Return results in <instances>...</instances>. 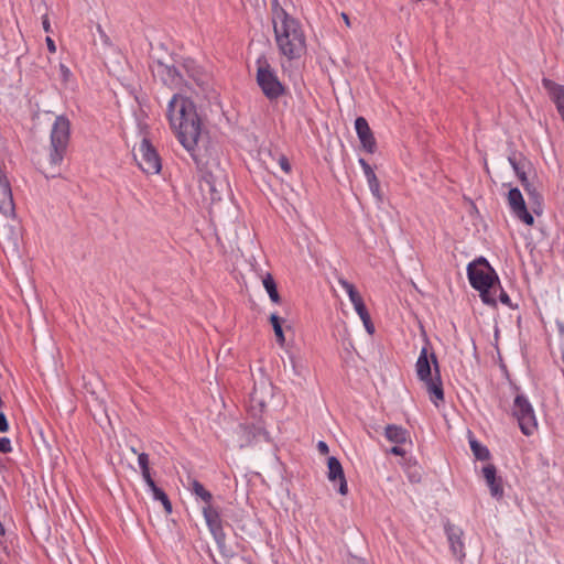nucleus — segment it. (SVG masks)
<instances>
[{
  "label": "nucleus",
  "instance_id": "28",
  "mask_svg": "<svg viewBox=\"0 0 564 564\" xmlns=\"http://www.w3.org/2000/svg\"><path fill=\"white\" fill-rule=\"evenodd\" d=\"M508 161H509L510 165L512 166L517 176L520 178L521 183L524 184V182H527L525 172L520 167L519 163L517 162V160L514 158L509 156Z\"/></svg>",
  "mask_w": 564,
  "mask_h": 564
},
{
  "label": "nucleus",
  "instance_id": "12",
  "mask_svg": "<svg viewBox=\"0 0 564 564\" xmlns=\"http://www.w3.org/2000/svg\"><path fill=\"white\" fill-rule=\"evenodd\" d=\"M202 187L210 193L212 200H219L221 194L227 188V181L221 172L217 175L206 174Z\"/></svg>",
  "mask_w": 564,
  "mask_h": 564
},
{
  "label": "nucleus",
  "instance_id": "25",
  "mask_svg": "<svg viewBox=\"0 0 564 564\" xmlns=\"http://www.w3.org/2000/svg\"><path fill=\"white\" fill-rule=\"evenodd\" d=\"M270 322H271V325L273 327L276 341L281 346H283L284 343H285V336H284L283 328H282V325H281V318L275 313H273L270 316Z\"/></svg>",
  "mask_w": 564,
  "mask_h": 564
},
{
  "label": "nucleus",
  "instance_id": "30",
  "mask_svg": "<svg viewBox=\"0 0 564 564\" xmlns=\"http://www.w3.org/2000/svg\"><path fill=\"white\" fill-rule=\"evenodd\" d=\"M359 317H360V319L362 321V324H364V326H365V328H366L367 333H368L369 335H372V334L375 333V326H373V324H372V322H371V318H370L369 313L365 314V316H364V315H361V316H359Z\"/></svg>",
  "mask_w": 564,
  "mask_h": 564
},
{
  "label": "nucleus",
  "instance_id": "5",
  "mask_svg": "<svg viewBox=\"0 0 564 564\" xmlns=\"http://www.w3.org/2000/svg\"><path fill=\"white\" fill-rule=\"evenodd\" d=\"M70 139V121L67 117L56 116L50 131L48 161L58 166L67 151Z\"/></svg>",
  "mask_w": 564,
  "mask_h": 564
},
{
  "label": "nucleus",
  "instance_id": "14",
  "mask_svg": "<svg viewBox=\"0 0 564 564\" xmlns=\"http://www.w3.org/2000/svg\"><path fill=\"white\" fill-rule=\"evenodd\" d=\"M327 468H328L327 477H328L329 481H332L334 484L338 482V492L343 496L347 495V492H348L347 481H346L344 470H343V467H341V464L339 463V460L336 457H333V456L329 457L327 460Z\"/></svg>",
  "mask_w": 564,
  "mask_h": 564
},
{
  "label": "nucleus",
  "instance_id": "6",
  "mask_svg": "<svg viewBox=\"0 0 564 564\" xmlns=\"http://www.w3.org/2000/svg\"><path fill=\"white\" fill-rule=\"evenodd\" d=\"M256 82L269 100H276L285 91L275 68L264 55H260L256 61Z\"/></svg>",
  "mask_w": 564,
  "mask_h": 564
},
{
  "label": "nucleus",
  "instance_id": "36",
  "mask_svg": "<svg viewBox=\"0 0 564 564\" xmlns=\"http://www.w3.org/2000/svg\"><path fill=\"white\" fill-rule=\"evenodd\" d=\"M525 192L530 195V196H533L534 198L538 197V194L535 192V188L527 181L524 182V184H522Z\"/></svg>",
  "mask_w": 564,
  "mask_h": 564
},
{
  "label": "nucleus",
  "instance_id": "3",
  "mask_svg": "<svg viewBox=\"0 0 564 564\" xmlns=\"http://www.w3.org/2000/svg\"><path fill=\"white\" fill-rule=\"evenodd\" d=\"M417 378L424 382L430 394V400L437 406L444 400L442 381L438 372V364L434 352H430L427 346L422 347L415 364Z\"/></svg>",
  "mask_w": 564,
  "mask_h": 564
},
{
  "label": "nucleus",
  "instance_id": "16",
  "mask_svg": "<svg viewBox=\"0 0 564 564\" xmlns=\"http://www.w3.org/2000/svg\"><path fill=\"white\" fill-rule=\"evenodd\" d=\"M482 477L486 480L487 486L489 487L490 495L500 499L503 496V488L501 485V480L497 478V470L492 464H487L481 469Z\"/></svg>",
  "mask_w": 564,
  "mask_h": 564
},
{
  "label": "nucleus",
  "instance_id": "10",
  "mask_svg": "<svg viewBox=\"0 0 564 564\" xmlns=\"http://www.w3.org/2000/svg\"><path fill=\"white\" fill-rule=\"evenodd\" d=\"M507 199L514 217H517L519 220H521L528 226H532L534 224V218L528 212L523 195L519 188H511L508 193Z\"/></svg>",
  "mask_w": 564,
  "mask_h": 564
},
{
  "label": "nucleus",
  "instance_id": "19",
  "mask_svg": "<svg viewBox=\"0 0 564 564\" xmlns=\"http://www.w3.org/2000/svg\"><path fill=\"white\" fill-rule=\"evenodd\" d=\"M359 164L362 167L370 192L373 196L379 197L380 185L373 170L364 159H359Z\"/></svg>",
  "mask_w": 564,
  "mask_h": 564
},
{
  "label": "nucleus",
  "instance_id": "41",
  "mask_svg": "<svg viewBox=\"0 0 564 564\" xmlns=\"http://www.w3.org/2000/svg\"><path fill=\"white\" fill-rule=\"evenodd\" d=\"M46 44H47V48L51 53H54L56 51L54 41L51 37H46Z\"/></svg>",
  "mask_w": 564,
  "mask_h": 564
},
{
  "label": "nucleus",
  "instance_id": "17",
  "mask_svg": "<svg viewBox=\"0 0 564 564\" xmlns=\"http://www.w3.org/2000/svg\"><path fill=\"white\" fill-rule=\"evenodd\" d=\"M542 85L550 95L553 102L556 105V109L564 120V86L554 83L551 79L543 78Z\"/></svg>",
  "mask_w": 564,
  "mask_h": 564
},
{
  "label": "nucleus",
  "instance_id": "39",
  "mask_svg": "<svg viewBox=\"0 0 564 564\" xmlns=\"http://www.w3.org/2000/svg\"><path fill=\"white\" fill-rule=\"evenodd\" d=\"M354 308H355L356 313L358 314V316H361V315L365 316V314L368 313L365 303H361V304L355 306Z\"/></svg>",
  "mask_w": 564,
  "mask_h": 564
},
{
  "label": "nucleus",
  "instance_id": "27",
  "mask_svg": "<svg viewBox=\"0 0 564 564\" xmlns=\"http://www.w3.org/2000/svg\"><path fill=\"white\" fill-rule=\"evenodd\" d=\"M138 464L141 469V475L143 480L152 478L150 474V467H149V455L145 453L138 454Z\"/></svg>",
  "mask_w": 564,
  "mask_h": 564
},
{
  "label": "nucleus",
  "instance_id": "15",
  "mask_svg": "<svg viewBox=\"0 0 564 564\" xmlns=\"http://www.w3.org/2000/svg\"><path fill=\"white\" fill-rule=\"evenodd\" d=\"M153 73L155 76L160 77L166 86L177 88L182 85V77L174 66L158 63L153 68Z\"/></svg>",
  "mask_w": 564,
  "mask_h": 564
},
{
  "label": "nucleus",
  "instance_id": "9",
  "mask_svg": "<svg viewBox=\"0 0 564 564\" xmlns=\"http://www.w3.org/2000/svg\"><path fill=\"white\" fill-rule=\"evenodd\" d=\"M202 512L209 532L217 545L223 549L225 546L226 534L223 529V521L218 509L214 505H208L202 507Z\"/></svg>",
  "mask_w": 564,
  "mask_h": 564
},
{
  "label": "nucleus",
  "instance_id": "45",
  "mask_svg": "<svg viewBox=\"0 0 564 564\" xmlns=\"http://www.w3.org/2000/svg\"><path fill=\"white\" fill-rule=\"evenodd\" d=\"M132 453L138 454L137 449L134 447H131Z\"/></svg>",
  "mask_w": 564,
  "mask_h": 564
},
{
  "label": "nucleus",
  "instance_id": "32",
  "mask_svg": "<svg viewBox=\"0 0 564 564\" xmlns=\"http://www.w3.org/2000/svg\"><path fill=\"white\" fill-rule=\"evenodd\" d=\"M278 163L282 171H284L285 173L291 172V164L285 155H280L278 159Z\"/></svg>",
  "mask_w": 564,
  "mask_h": 564
},
{
  "label": "nucleus",
  "instance_id": "18",
  "mask_svg": "<svg viewBox=\"0 0 564 564\" xmlns=\"http://www.w3.org/2000/svg\"><path fill=\"white\" fill-rule=\"evenodd\" d=\"M144 482L148 487V491L152 495V498L154 500L161 501L166 513H171L172 512V503H171L169 497L166 496V494L155 485V482L152 478L145 479Z\"/></svg>",
  "mask_w": 564,
  "mask_h": 564
},
{
  "label": "nucleus",
  "instance_id": "7",
  "mask_svg": "<svg viewBox=\"0 0 564 564\" xmlns=\"http://www.w3.org/2000/svg\"><path fill=\"white\" fill-rule=\"evenodd\" d=\"M512 415L517 419L521 432L525 436L533 435L538 430V420L531 402L522 394L514 398Z\"/></svg>",
  "mask_w": 564,
  "mask_h": 564
},
{
  "label": "nucleus",
  "instance_id": "24",
  "mask_svg": "<svg viewBox=\"0 0 564 564\" xmlns=\"http://www.w3.org/2000/svg\"><path fill=\"white\" fill-rule=\"evenodd\" d=\"M148 115L142 107L134 111V120L140 135L147 137L149 124L147 121Z\"/></svg>",
  "mask_w": 564,
  "mask_h": 564
},
{
  "label": "nucleus",
  "instance_id": "34",
  "mask_svg": "<svg viewBox=\"0 0 564 564\" xmlns=\"http://www.w3.org/2000/svg\"><path fill=\"white\" fill-rule=\"evenodd\" d=\"M59 74L64 82H67L72 76V72L69 70V68L63 64L59 65Z\"/></svg>",
  "mask_w": 564,
  "mask_h": 564
},
{
  "label": "nucleus",
  "instance_id": "13",
  "mask_svg": "<svg viewBox=\"0 0 564 564\" xmlns=\"http://www.w3.org/2000/svg\"><path fill=\"white\" fill-rule=\"evenodd\" d=\"M355 129L362 148L367 152L373 153L376 150V140L367 120L364 117H358L355 120Z\"/></svg>",
  "mask_w": 564,
  "mask_h": 564
},
{
  "label": "nucleus",
  "instance_id": "21",
  "mask_svg": "<svg viewBox=\"0 0 564 564\" xmlns=\"http://www.w3.org/2000/svg\"><path fill=\"white\" fill-rule=\"evenodd\" d=\"M191 492L198 499L203 500L204 506L213 505V495L198 481H191Z\"/></svg>",
  "mask_w": 564,
  "mask_h": 564
},
{
  "label": "nucleus",
  "instance_id": "2",
  "mask_svg": "<svg viewBox=\"0 0 564 564\" xmlns=\"http://www.w3.org/2000/svg\"><path fill=\"white\" fill-rule=\"evenodd\" d=\"M272 25L279 54L288 61H299L306 55V35L301 22L288 13L278 0L272 1Z\"/></svg>",
  "mask_w": 564,
  "mask_h": 564
},
{
  "label": "nucleus",
  "instance_id": "37",
  "mask_svg": "<svg viewBox=\"0 0 564 564\" xmlns=\"http://www.w3.org/2000/svg\"><path fill=\"white\" fill-rule=\"evenodd\" d=\"M499 300L502 304L510 306V297L502 289H500Z\"/></svg>",
  "mask_w": 564,
  "mask_h": 564
},
{
  "label": "nucleus",
  "instance_id": "23",
  "mask_svg": "<svg viewBox=\"0 0 564 564\" xmlns=\"http://www.w3.org/2000/svg\"><path fill=\"white\" fill-rule=\"evenodd\" d=\"M262 284L270 297V300L273 302V303H279L280 302V295L278 293V290H276V284L272 278L271 274H267L263 280H262Z\"/></svg>",
  "mask_w": 564,
  "mask_h": 564
},
{
  "label": "nucleus",
  "instance_id": "33",
  "mask_svg": "<svg viewBox=\"0 0 564 564\" xmlns=\"http://www.w3.org/2000/svg\"><path fill=\"white\" fill-rule=\"evenodd\" d=\"M251 402H252V408H254L256 404H257L259 406L260 411L264 406V402L261 399L258 398L257 390H254V392L251 394Z\"/></svg>",
  "mask_w": 564,
  "mask_h": 564
},
{
  "label": "nucleus",
  "instance_id": "1",
  "mask_svg": "<svg viewBox=\"0 0 564 564\" xmlns=\"http://www.w3.org/2000/svg\"><path fill=\"white\" fill-rule=\"evenodd\" d=\"M166 117L180 143L194 158L203 135L202 121L194 102L175 94L167 104Z\"/></svg>",
  "mask_w": 564,
  "mask_h": 564
},
{
  "label": "nucleus",
  "instance_id": "29",
  "mask_svg": "<svg viewBox=\"0 0 564 564\" xmlns=\"http://www.w3.org/2000/svg\"><path fill=\"white\" fill-rule=\"evenodd\" d=\"M289 358H290V361H291V365H292V369H293L294 375H296V376H299V377L304 376L305 368H304V366L300 362V360H299L294 355H290V356H289Z\"/></svg>",
  "mask_w": 564,
  "mask_h": 564
},
{
  "label": "nucleus",
  "instance_id": "44",
  "mask_svg": "<svg viewBox=\"0 0 564 564\" xmlns=\"http://www.w3.org/2000/svg\"><path fill=\"white\" fill-rule=\"evenodd\" d=\"M341 18L347 26H350L349 18L346 13H341Z\"/></svg>",
  "mask_w": 564,
  "mask_h": 564
},
{
  "label": "nucleus",
  "instance_id": "40",
  "mask_svg": "<svg viewBox=\"0 0 564 564\" xmlns=\"http://www.w3.org/2000/svg\"><path fill=\"white\" fill-rule=\"evenodd\" d=\"M390 453L395 455V456H403L404 455V449L401 448L400 446H393L391 449H390Z\"/></svg>",
  "mask_w": 564,
  "mask_h": 564
},
{
  "label": "nucleus",
  "instance_id": "43",
  "mask_svg": "<svg viewBox=\"0 0 564 564\" xmlns=\"http://www.w3.org/2000/svg\"><path fill=\"white\" fill-rule=\"evenodd\" d=\"M560 336L562 341V348H564V325H560Z\"/></svg>",
  "mask_w": 564,
  "mask_h": 564
},
{
  "label": "nucleus",
  "instance_id": "35",
  "mask_svg": "<svg viewBox=\"0 0 564 564\" xmlns=\"http://www.w3.org/2000/svg\"><path fill=\"white\" fill-rule=\"evenodd\" d=\"M9 430V424L3 412H0V432L6 433Z\"/></svg>",
  "mask_w": 564,
  "mask_h": 564
},
{
  "label": "nucleus",
  "instance_id": "38",
  "mask_svg": "<svg viewBox=\"0 0 564 564\" xmlns=\"http://www.w3.org/2000/svg\"><path fill=\"white\" fill-rule=\"evenodd\" d=\"M317 449H318V451H319V453H321V454H323V455H326V454H328V452H329V449H328V445H327L325 442H323V441H319V442L317 443Z\"/></svg>",
  "mask_w": 564,
  "mask_h": 564
},
{
  "label": "nucleus",
  "instance_id": "42",
  "mask_svg": "<svg viewBox=\"0 0 564 564\" xmlns=\"http://www.w3.org/2000/svg\"><path fill=\"white\" fill-rule=\"evenodd\" d=\"M43 29L45 32H50L51 31V25H50V22H48V19L46 17L43 18Z\"/></svg>",
  "mask_w": 564,
  "mask_h": 564
},
{
  "label": "nucleus",
  "instance_id": "4",
  "mask_svg": "<svg viewBox=\"0 0 564 564\" xmlns=\"http://www.w3.org/2000/svg\"><path fill=\"white\" fill-rule=\"evenodd\" d=\"M467 276L470 285L479 291L484 303L496 304L495 288L499 284L496 271L485 258H479L467 265Z\"/></svg>",
  "mask_w": 564,
  "mask_h": 564
},
{
  "label": "nucleus",
  "instance_id": "20",
  "mask_svg": "<svg viewBox=\"0 0 564 564\" xmlns=\"http://www.w3.org/2000/svg\"><path fill=\"white\" fill-rule=\"evenodd\" d=\"M384 435L388 441L395 444H404L408 441V431L394 424L387 425Z\"/></svg>",
  "mask_w": 564,
  "mask_h": 564
},
{
  "label": "nucleus",
  "instance_id": "26",
  "mask_svg": "<svg viewBox=\"0 0 564 564\" xmlns=\"http://www.w3.org/2000/svg\"><path fill=\"white\" fill-rule=\"evenodd\" d=\"M469 445L473 454L477 459L487 460L489 458L490 453L486 446L481 445L476 440H470Z\"/></svg>",
  "mask_w": 564,
  "mask_h": 564
},
{
  "label": "nucleus",
  "instance_id": "8",
  "mask_svg": "<svg viewBox=\"0 0 564 564\" xmlns=\"http://www.w3.org/2000/svg\"><path fill=\"white\" fill-rule=\"evenodd\" d=\"M134 159L140 169L147 174H158L161 169V160L155 149L152 147L147 137L141 139V142L133 152Z\"/></svg>",
  "mask_w": 564,
  "mask_h": 564
},
{
  "label": "nucleus",
  "instance_id": "11",
  "mask_svg": "<svg viewBox=\"0 0 564 564\" xmlns=\"http://www.w3.org/2000/svg\"><path fill=\"white\" fill-rule=\"evenodd\" d=\"M445 533L449 543V549L455 557L463 560L466 555L463 541V530L452 523L445 524Z\"/></svg>",
  "mask_w": 564,
  "mask_h": 564
},
{
  "label": "nucleus",
  "instance_id": "22",
  "mask_svg": "<svg viewBox=\"0 0 564 564\" xmlns=\"http://www.w3.org/2000/svg\"><path fill=\"white\" fill-rule=\"evenodd\" d=\"M338 283L346 291V293H347V295H348V297H349V300H350V302H351L354 307L359 305V304H361V303H364V300H362L361 295L356 290L354 284L348 282L344 278H338Z\"/></svg>",
  "mask_w": 564,
  "mask_h": 564
},
{
  "label": "nucleus",
  "instance_id": "31",
  "mask_svg": "<svg viewBox=\"0 0 564 564\" xmlns=\"http://www.w3.org/2000/svg\"><path fill=\"white\" fill-rule=\"evenodd\" d=\"M0 452L3 454L12 452L11 441L8 437H0Z\"/></svg>",
  "mask_w": 564,
  "mask_h": 564
}]
</instances>
